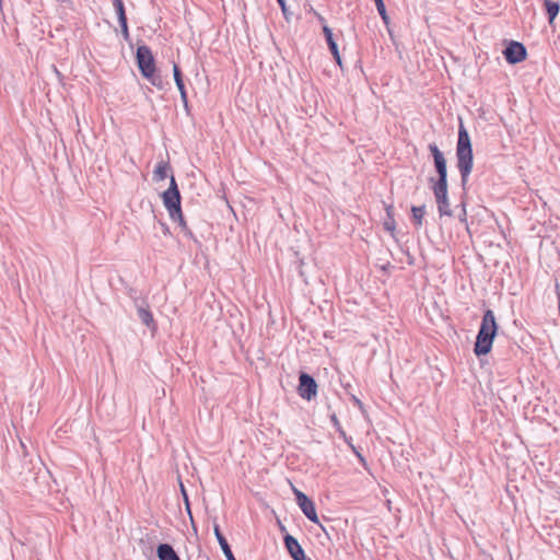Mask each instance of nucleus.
Listing matches in <instances>:
<instances>
[{"label":"nucleus","instance_id":"nucleus-1","mask_svg":"<svg viewBox=\"0 0 560 560\" xmlns=\"http://www.w3.org/2000/svg\"><path fill=\"white\" fill-rule=\"evenodd\" d=\"M457 168L460 174L462 185L465 187L474 165V156L470 137L466 128L460 125L456 148Z\"/></svg>","mask_w":560,"mask_h":560},{"label":"nucleus","instance_id":"nucleus-2","mask_svg":"<svg viewBox=\"0 0 560 560\" xmlns=\"http://www.w3.org/2000/svg\"><path fill=\"white\" fill-rule=\"evenodd\" d=\"M163 205L168 211L170 218L178 222L182 232L188 236L194 237L192 232L188 228L180 208V194L177 188L175 177L171 176L170 187L162 194Z\"/></svg>","mask_w":560,"mask_h":560},{"label":"nucleus","instance_id":"nucleus-3","mask_svg":"<svg viewBox=\"0 0 560 560\" xmlns=\"http://www.w3.org/2000/svg\"><path fill=\"white\" fill-rule=\"evenodd\" d=\"M498 325L494 313L487 310L482 316L481 325L475 342L476 355H485L491 351L493 339L497 335Z\"/></svg>","mask_w":560,"mask_h":560},{"label":"nucleus","instance_id":"nucleus-4","mask_svg":"<svg viewBox=\"0 0 560 560\" xmlns=\"http://www.w3.org/2000/svg\"><path fill=\"white\" fill-rule=\"evenodd\" d=\"M429 150L433 156L435 170L439 174V178H431L430 182L432 186H444L447 185V167L446 160L443 153L440 151L439 147L435 143L429 144Z\"/></svg>","mask_w":560,"mask_h":560},{"label":"nucleus","instance_id":"nucleus-5","mask_svg":"<svg viewBox=\"0 0 560 560\" xmlns=\"http://www.w3.org/2000/svg\"><path fill=\"white\" fill-rule=\"evenodd\" d=\"M137 61L143 77H152L155 71V63L152 52L148 46L137 48Z\"/></svg>","mask_w":560,"mask_h":560},{"label":"nucleus","instance_id":"nucleus-6","mask_svg":"<svg viewBox=\"0 0 560 560\" xmlns=\"http://www.w3.org/2000/svg\"><path fill=\"white\" fill-rule=\"evenodd\" d=\"M294 494L296 498V503L304 513V515L313 523L319 524V520L316 513L315 504L314 502L308 499L306 494H304L302 491L294 489Z\"/></svg>","mask_w":560,"mask_h":560},{"label":"nucleus","instance_id":"nucleus-7","mask_svg":"<svg viewBox=\"0 0 560 560\" xmlns=\"http://www.w3.org/2000/svg\"><path fill=\"white\" fill-rule=\"evenodd\" d=\"M298 392L303 399H313L317 395V384L315 380L306 373H301L299 377Z\"/></svg>","mask_w":560,"mask_h":560},{"label":"nucleus","instance_id":"nucleus-8","mask_svg":"<svg viewBox=\"0 0 560 560\" xmlns=\"http://www.w3.org/2000/svg\"><path fill=\"white\" fill-rule=\"evenodd\" d=\"M432 190L438 205L440 215H452V210L447 197V185L444 186H432Z\"/></svg>","mask_w":560,"mask_h":560},{"label":"nucleus","instance_id":"nucleus-9","mask_svg":"<svg viewBox=\"0 0 560 560\" xmlns=\"http://www.w3.org/2000/svg\"><path fill=\"white\" fill-rule=\"evenodd\" d=\"M505 59L510 63H517L526 58L525 47L517 42H512L503 51Z\"/></svg>","mask_w":560,"mask_h":560},{"label":"nucleus","instance_id":"nucleus-10","mask_svg":"<svg viewBox=\"0 0 560 560\" xmlns=\"http://www.w3.org/2000/svg\"><path fill=\"white\" fill-rule=\"evenodd\" d=\"M284 545L287 550L289 551L290 556L294 560H306L304 550L302 549L299 541L291 535H287L284 537Z\"/></svg>","mask_w":560,"mask_h":560},{"label":"nucleus","instance_id":"nucleus-11","mask_svg":"<svg viewBox=\"0 0 560 560\" xmlns=\"http://www.w3.org/2000/svg\"><path fill=\"white\" fill-rule=\"evenodd\" d=\"M323 33L325 35L327 45L336 60V62L341 67V57L338 50L337 43L334 39L332 31L327 25H324Z\"/></svg>","mask_w":560,"mask_h":560},{"label":"nucleus","instance_id":"nucleus-12","mask_svg":"<svg viewBox=\"0 0 560 560\" xmlns=\"http://www.w3.org/2000/svg\"><path fill=\"white\" fill-rule=\"evenodd\" d=\"M173 74H174V80H175L176 86L180 93V98H182L184 105L187 106L188 101H187L186 88L184 84L182 72L176 63L173 65Z\"/></svg>","mask_w":560,"mask_h":560},{"label":"nucleus","instance_id":"nucleus-13","mask_svg":"<svg viewBox=\"0 0 560 560\" xmlns=\"http://www.w3.org/2000/svg\"><path fill=\"white\" fill-rule=\"evenodd\" d=\"M214 535L226 559L236 560L230 548V545L228 544V540L222 535L219 525H214Z\"/></svg>","mask_w":560,"mask_h":560},{"label":"nucleus","instance_id":"nucleus-14","mask_svg":"<svg viewBox=\"0 0 560 560\" xmlns=\"http://www.w3.org/2000/svg\"><path fill=\"white\" fill-rule=\"evenodd\" d=\"M156 552L160 560H179L173 547L167 544H161Z\"/></svg>","mask_w":560,"mask_h":560},{"label":"nucleus","instance_id":"nucleus-15","mask_svg":"<svg viewBox=\"0 0 560 560\" xmlns=\"http://www.w3.org/2000/svg\"><path fill=\"white\" fill-rule=\"evenodd\" d=\"M137 311H138V316H139L140 320L145 326L154 329L155 328V323H154L153 315L150 312V310L147 306L139 305Z\"/></svg>","mask_w":560,"mask_h":560},{"label":"nucleus","instance_id":"nucleus-16","mask_svg":"<svg viewBox=\"0 0 560 560\" xmlns=\"http://www.w3.org/2000/svg\"><path fill=\"white\" fill-rule=\"evenodd\" d=\"M170 171V164L165 161H161L156 164L155 170L153 171V179L155 182L164 180L167 177V173Z\"/></svg>","mask_w":560,"mask_h":560},{"label":"nucleus","instance_id":"nucleus-17","mask_svg":"<svg viewBox=\"0 0 560 560\" xmlns=\"http://www.w3.org/2000/svg\"><path fill=\"white\" fill-rule=\"evenodd\" d=\"M544 4L548 14L549 23L551 24L559 13V2L552 0H545Z\"/></svg>","mask_w":560,"mask_h":560},{"label":"nucleus","instance_id":"nucleus-18","mask_svg":"<svg viewBox=\"0 0 560 560\" xmlns=\"http://www.w3.org/2000/svg\"><path fill=\"white\" fill-rule=\"evenodd\" d=\"M411 212H412V219L415 221V224L417 226H421L422 225V219L425 214V207L424 206H419V207H416L413 206L411 208Z\"/></svg>","mask_w":560,"mask_h":560},{"label":"nucleus","instance_id":"nucleus-19","mask_svg":"<svg viewBox=\"0 0 560 560\" xmlns=\"http://www.w3.org/2000/svg\"><path fill=\"white\" fill-rule=\"evenodd\" d=\"M113 5L118 18V23L127 21L122 0H113Z\"/></svg>","mask_w":560,"mask_h":560},{"label":"nucleus","instance_id":"nucleus-20","mask_svg":"<svg viewBox=\"0 0 560 560\" xmlns=\"http://www.w3.org/2000/svg\"><path fill=\"white\" fill-rule=\"evenodd\" d=\"M342 436L345 438V441L347 442V444L349 445V447L351 448V451L357 455V457L359 458L360 463L365 465L366 464V460L365 458L363 457V455L358 451V448L352 444L351 442V438H347L345 432H341Z\"/></svg>","mask_w":560,"mask_h":560},{"label":"nucleus","instance_id":"nucleus-21","mask_svg":"<svg viewBox=\"0 0 560 560\" xmlns=\"http://www.w3.org/2000/svg\"><path fill=\"white\" fill-rule=\"evenodd\" d=\"M374 1H375L376 9H377L382 20L384 21L385 24H388L389 19H388V15L386 13L384 1L383 0H374Z\"/></svg>","mask_w":560,"mask_h":560},{"label":"nucleus","instance_id":"nucleus-22","mask_svg":"<svg viewBox=\"0 0 560 560\" xmlns=\"http://www.w3.org/2000/svg\"><path fill=\"white\" fill-rule=\"evenodd\" d=\"M279 5L281 7V11L283 13V16L284 19L289 22L290 19H291V13L289 12L287 5H285V0H277Z\"/></svg>","mask_w":560,"mask_h":560},{"label":"nucleus","instance_id":"nucleus-23","mask_svg":"<svg viewBox=\"0 0 560 560\" xmlns=\"http://www.w3.org/2000/svg\"><path fill=\"white\" fill-rule=\"evenodd\" d=\"M153 85L162 88V79L160 75L153 72L152 77H145Z\"/></svg>","mask_w":560,"mask_h":560},{"label":"nucleus","instance_id":"nucleus-24","mask_svg":"<svg viewBox=\"0 0 560 560\" xmlns=\"http://www.w3.org/2000/svg\"><path fill=\"white\" fill-rule=\"evenodd\" d=\"M119 25L121 27V34L124 36L125 39H128L129 38V31H128V24H127V21L125 22H119Z\"/></svg>","mask_w":560,"mask_h":560},{"label":"nucleus","instance_id":"nucleus-25","mask_svg":"<svg viewBox=\"0 0 560 560\" xmlns=\"http://www.w3.org/2000/svg\"><path fill=\"white\" fill-rule=\"evenodd\" d=\"M180 491H182V494H183V497H184L185 503H186V505H187V510H188V512L190 513V510H189V502H188V495H187L186 490H185V487H184V485H183L182 482H180Z\"/></svg>","mask_w":560,"mask_h":560},{"label":"nucleus","instance_id":"nucleus-26","mask_svg":"<svg viewBox=\"0 0 560 560\" xmlns=\"http://www.w3.org/2000/svg\"><path fill=\"white\" fill-rule=\"evenodd\" d=\"M54 70H55V72H56L58 75L60 74V73H59V71H58V69H57L56 67H54Z\"/></svg>","mask_w":560,"mask_h":560}]
</instances>
